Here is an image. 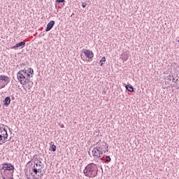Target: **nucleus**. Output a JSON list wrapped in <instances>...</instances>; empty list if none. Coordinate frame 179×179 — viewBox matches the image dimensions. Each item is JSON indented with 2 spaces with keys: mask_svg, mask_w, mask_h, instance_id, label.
I'll use <instances>...</instances> for the list:
<instances>
[{
  "mask_svg": "<svg viewBox=\"0 0 179 179\" xmlns=\"http://www.w3.org/2000/svg\"><path fill=\"white\" fill-rule=\"evenodd\" d=\"M96 146L92 150V155L95 159H100L103 153L108 152V144L106 142L99 140L96 143Z\"/></svg>",
  "mask_w": 179,
  "mask_h": 179,
  "instance_id": "obj_1",
  "label": "nucleus"
},
{
  "mask_svg": "<svg viewBox=\"0 0 179 179\" xmlns=\"http://www.w3.org/2000/svg\"><path fill=\"white\" fill-rule=\"evenodd\" d=\"M97 173H99V168L94 163L87 164L84 169L85 176L90 178H94L97 176Z\"/></svg>",
  "mask_w": 179,
  "mask_h": 179,
  "instance_id": "obj_2",
  "label": "nucleus"
},
{
  "mask_svg": "<svg viewBox=\"0 0 179 179\" xmlns=\"http://www.w3.org/2000/svg\"><path fill=\"white\" fill-rule=\"evenodd\" d=\"M17 79L18 81H20V83L23 85L30 83V78H26V76L20 72L17 73Z\"/></svg>",
  "mask_w": 179,
  "mask_h": 179,
  "instance_id": "obj_3",
  "label": "nucleus"
},
{
  "mask_svg": "<svg viewBox=\"0 0 179 179\" xmlns=\"http://www.w3.org/2000/svg\"><path fill=\"white\" fill-rule=\"evenodd\" d=\"M34 166L31 168V170L34 174H37L38 173H41V170L43 169V166L41 164H38V160L35 161Z\"/></svg>",
  "mask_w": 179,
  "mask_h": 179,
  "instance_id": "obj_4",
  "label": "nucleus"
},
{
  "mask_svg": "<svg viewBox=\"0 0 179 179\" xmlns=\"http://www.w3.org/2000/svg\"><path fill=\"white\" fill-rule=\"evenodd\" d=\"M2 170H7V171H14L15 170V166L10 164V163H4L1 167V171Z\"/></svg>",
  "mask_w": 179,
  "mask_h": 179,
  "instance_id": "obj_5",
  "label": "nucleus"
},
{
  "mask_svg": "<svg viewBox=\"0 0 179 179\" xmlns=\"http://www.w3.org/2000/svg\"><path fill=\"white\" fill-rule=\"evenodd\" d=\"M0 80H3L4 82H6V84H4L0 87V89H3L5 87V86H6V85H8V83H9V82H10V80H9V77H8V76H5V75L0 76Z\"/></svg>",
  "mask_w": 179,
  "mask_h": 179,
  "instance_id": "obj_6",
  "label": "nucleus"
},
{
  "mask_svg": "<svg viewBox=\"0 0 179 179\" xmlns=\"http://www.w3.org/2000/svg\"><path fill=\"white\" fill-rule=\"evenodd\" d=\"M83 51L85 54V55L88 58V59H92L93 57H94V53H93V51L87 50V49H83Z\"/></svg>",
  "mask_w": 179,
  "mask_h": 179,
  "instance_id": "obj_7",
  "label": "nucleus"
},
{
  "mask_svg": "<svg viewBox=\"0 0 179 179\" xmlns=\"http://www.w3.org/2000/svg\"><path fill=\"white\" fill-rule=\"evenodd\" d=\"M26 46V41H23L22 42H20L19 43H17L15 45L13 46L11 48L12 50H17L19 48L20 50H22V48H24Z\"/></svg>",
  "mask_w": 179,
  "mask_h": 179,
  "instance_id": "obj_8",
  "label": "nucleus"
},
{
  "mask_svg": "<svg viewBox=\"0 0 179 179\" xmlns=\"http://www.w3.org/2000/svg\"><path fill=\"white\" fill-rule=\"evenodd\" d=\"M55 24V21H54V20L50 21L48 22V24H47L45 31H50V30H51L52 29V27H54Z\"/></svg>",
  "mask_w": 179,
  "mask_h": 179,
  "instance_id": "obj_9",
  "label": "nucleus"
},
{
  "mask_svg": "<svg viewBox=\"0 0 179 179\" xmlns=\"http://www.w3.org/2000/svg\"><path fill=\"white\" fill-rule=\"evenodd\" d=\"M9 104H10V96H6L3 101V106L4 107H9Z\"/></svg>",
  "mask_w": 179,
  "mask_h": 179,
  "instance_id": "obj_10",
  "label": "nucleus"
},
{
  "mask_svg": "<svg viewBox=\"0 0 179 179\" xmlns=\"http://www.w3.org/2000/svg\"><path fill=\"white\" fill-rule=\"evenodd\" d=\"M120 58L122 59V61H123V62H125V61H128V51L123 52L122 54L120 55Z\"/></svg>",
  "mask_w": 179,
  "mask_h": 179,
  "instance_id": "obj_11",
  "label": "nucleus"
},
{
  "mask_svg": "<svg viewBox=\"0 0 179 179\" xmlns=\"http://www.w3.org/2000/svg\"><path fill=\"white\" fill-rule=\"evenodd\" d=\"M0 135L2 136H6V138H8V131H6V129L3 127H0Z\"/></svg>",
  "mask_w": 179,
  "mask_h": 179,
  "instance_id": "obj_12",
  "label": "nucleus"
},
{
  "mask_svg": "<svg viewBox=\"0 0 179 179\" xmlns=\"http://www.w3.org/2000/svg\"><path fill=\"white\" fill-rule=\"evenodd\" d=\"M125 88L126 90H127V92H129L130 93H134V87L131 85H126Z\"/></svg>",
  "mask_w": 179,
  "mask_h": 179,
  "instance_id": "obj_13",
  "label": "nucleus"
},
{
  "mask_svg": "<svg viewBox=\"0 0 179 179\" xmlns=\"http://www.w3.org/2000/svg\"><path fill=\"white\" fill-rule=\"evenodd\" d=\"M7 139L8 138L6 136H1L0 134V142H1V143H0V145H2V143H5Z\"/></svg>",
  "mask_w": 179,
  "mask_h": 179,
  "instance_id": "obj_14",
  "label": "nucleus"
},
{
  "mask_svg": "<svg viewBox=\"0 0 179 179\" xmlns=\"http://www.w3.org/2000/svg\"><path fill=\"white\" fill-rule=\"evenodd\" d=\"M49 150H51L52 152H55L57 150V145H52L50 148Z\"/></svg>",
  "mask_w": 179,
  "mask_h": 179,
  "instance_id": "obj_15",
  "label": "nucleus"
},
{
  "mask_svg": "<svg viewBox=\"0 0 179 179\" xmlns=\"http://www.w3.org/2000/svg\"><path fill=\"white\" fill-rule=\"evenodd\" d=\"M111 162V157L110 156L106 155V159H105V163H110Z\"/></svg>",
  "mask_w": 179,
  "mask_h": 179,
  "instance_id": "obj_16",
  "label": "nucleus"
},
{
  "mask_svg": "<svg viewBox=\"0 0 179 179\" xmlns=\"http://www.w3.org/2000/svg\"><path fill=\"white\" fill-rule=\"evenodd\" d=\"M27 72L30 73V75H34V70L31 68H29Z\"/></svg>",
  "mask_w": 179,
  "mask_h": 179,
  "instance_id": "obj_17",
  "label": "nucleus"
},
{
  "mask_svg": "<svg viewBox=\"0 0 179 179\" xmlns=\"http://www.w3.org/2000/svg\"><path fill=\"white\" fill-rule=\"evenodd\" d=\"M18 72H20V73H23L25 76H26V75H27V70H20V71H18Z\"/></svg>",
  "mask_w": 179,
  "mask_h": 179,
  "instance_id": "obj_18",
  "label": "nucleus"
},
{
  "mask_svg": "<svg viewBox=\"0 0 179 179\" xmlns=\"http://www.w3.org/2000/svg\"><path fill=\"white\" fill-rule=\"evenodd\" d=\"M28 90H30L31 89V87H33V85H34V83L33 82H31L30 83H28Z\"/></svg>",
  "mask_w": 179,
  "mask_h": 179,
  "instance_id": "obj_19",
  "label": "nucleus"
},
{
  "mask_svg": "<svg viewBox=\"0 0 179 179\" xmlns=\"http://www.w3.org/2000/svg\"><path fill=\"white\" fill-rule=\"evenodd\" d=\"M101 62H106V57H103L101 60H100V63Z\"/></svg>",
  "mask_w": 179,
  "mask_h": 179,
  "instance_id": "obj_20",
  "label": "nucleus"
},
{
  "mask_svg": "<svg viewBox=\"0 0 179 179\" xmlns=\"http://www.w3.org/2000/svg\"><path fill=\"white\" fill-rule=\"evenodd\" d=\"M30 176H31V177L33 178H36V176H37V174H34L33 173V172H30Z\"/></svg>",
  "mask_w": 179,
  "mask_h": 179,
  "instance_id": "obj_21",
  "label": "nucleus"
},
{
  "mask_svg": "<svg viewBox=\"0 0 179 179\" xmlns=\"http://www.w3.org/2000/svg\"><path fill=\"white\" fill-rule=\"evenodd\" d=\"M56 2H57V3H62V2H65V0H56Z\"/></svg>",
  "mask_w": 179,
  "mask_h": 179,
  "instance_id": "obj_22",
  "label": "nucleus"
},
{
  "mask_svg": "<svg viewBox=\"0 0 179 179\" xmlns=\"http://www.w3.org/2000/svg\"><path fill=\"white\" fill-rule=\"evenodd\" d=\"M30 79V74L29 73H27V74H26V79Z\"/></svg>",
  "mask_w": 179,
  "mask_h": 179,
  "instance_id": "obj_23",
  "label": "nucleus"
},
{
  "mask_svg": "<svg viewBox=\"0 0 179 179\" xmlns=\"http://www.w3.org/2000/svg\"><path fill=\"white\" fill-rule=\"evenodd\" d=\"M86 5H87V3H82V6L83 8H86Z\"/></svg>",
  "mask_w": 179,
  "mask_h": 179,
  "instance_id": "obj_24",
  "label": "nucleus"
},
{
  "mask_svg": "<svg viewBox=\"0 0 179 179\" xmlns=\"http://www.w3.org/2000/svg\"><path fill=\"white\" fill-rule=\"evenodd\" d=\"M167 78L169 80H171V79H173V76H169Z\"/></svg>",
  "mask_w": 179,
  "mask_h": 179,
  "instance_id": "obj_25",
  "label": "nucleus"
},
{
  "mask_svg": "<svg viewBox=\"0 0 179 179\" xmlns=\"http://www.w3.org/2000/svg\"><path fill=\"white\" fill-rule=\"evenodd\" d=\"M31 160H33V159H31ZM31 160L27 162V166H29V164H30V166H31V164H33L31 163Z\"/></svg>",
  "mask_w": 179,
  "mask_h": 179,
  "instance_id": "obj_26",
  "label": "nucleus"
},
{
  "mask_svg": "<svg viewBox=\"0 0 179 179\" xmlns=\"http://www.w3.org/2000/svg\"><path fill=\"white\" fill-rule=\"evenodd\" d=\"M172 82H173L174 83H176V78H174V76L172 77Z\"/></svg>",
  "mask_w": 179,
  "mask_h": 179,
  "instance_id": "obj_27",
  "label": "nucleus"
},
{
  "mask_svg": "<svg viewBox=\"0 0 179 179\" xmlns=\"http://www.w3.org/2000/svg\"><path fill=\"white\" fill-rule=\"evenodd\" d=\"M40 173H41V175L38 176V177H40V178H41V176H44V173H41V172Z\"/></svg>",
  "mask_w": 179,
  "mask_h": 179,
  "instance_id": "obj_28",
  "label": "nucleus"
},
{
  "mask_svg": "<svg viewBox=\"0 0 179 179\" xmlns=\"http://www.w3.org/2000/svg\"><path fill=\"white\" fill-rule=\"evenodd\" d=\"M38 164H42L41 161H38Z\"/></svg>",
  "mask_w": 179,
  "mask_h": 179,
  "instance_id": "obj_29",
  "label": "nucleus"
},
{
  "mask_svg": "<svg viewBox=\"0 0 179 179\" xmlns=\"http://www.w3.org/2000/svg\"><path fill=\"white\" fill-rule=\"evenodd\" d=\"M20 65H21V66H24V63H22V64H20Z\"/></svg>",
  "mask_w": 179,
  "mask_h": 179,
  "instance_id": "obj_30",
  "label": "nucleus"
},
{
  "mask_svg": "<svg viewBox=\"0 0 179 179\" xmlns=\"http://www.w3.org/2000/svg\"><path fill=\"white\" fill-rule=\"evenodd\" d=\"M64 124L60 125V128H64Z\"/></svg>",
  "mask_w": 179,
  "mask_h": 179,
  "instance_id": "obj_31",
  "label": "nucleus"
},
{
  "mask_svg": "<svg viewBox=\"0 0 179 179\" xmlns=\"http://www.w3.org/2000/svg\"><path fill=\"white\" fill-rule=\"evenodd\" d=\"M100 66H103V63H101Z\"/></svg>",
  "mask_w": 179,
  "mask_h": 179,
  "instance_id": "obj_32",
  "label": "nucleus"
},
{
  "mask_svg": "<svg viewBox=\"0 0 179 179\" xmlns=\"http://www.w3.org/2000/svg\"><path fill=\"white\" fill-rule=\"evenodd\" d=\"M2 125V127H5V124H1Z\"/></svg>",
  "mask_w": 179,
  "mask_h": 179,
  "instance_id": "obj_33",
  "label": "nucleus"
},
{
  "mask_svg": "<svg viewBox=\"0 0 179 179\" xmlns=\"http://www.w3.org/2000/svg\"><path fill=\"white\" fill-rule=\"evenodd\" d=\"M178 80V79H176V82H177Z\"/></svg>",
  "mask_w": 179,
  "mask_h": 179,
  "instance_id": "obj_34",
  "label": "nucleus"
},
{
  "mask_svg": "<svg viewBox=\"0 0 179 179\" xmlns=\"http://www.w3.org/2000/svg\"><path fill=\"white\" fill-rule=\"evenodd\" d=\"M13 99H15V97H13L12 99L13 100Z\"/></svg>",
  "mask_w": 179,
  "mask_h": 179,
  "instance_id": "obj_35",
  "label": "nucleus"
},
{
  "mask_svg": "<svg viewBox=\"0 0 179 179\" xmlns=\"http://www.w3.org/2000/svg\"><path fill=\"white\" fill-rule=\"evenodd\" d=\"M178 42H179V39H178Z\"/></svg>",
  "mask_w": 179,
  "mask_h": 179,
  "instance_id": "obj_36",
  "label": "nucleus"
}]
</instances>
